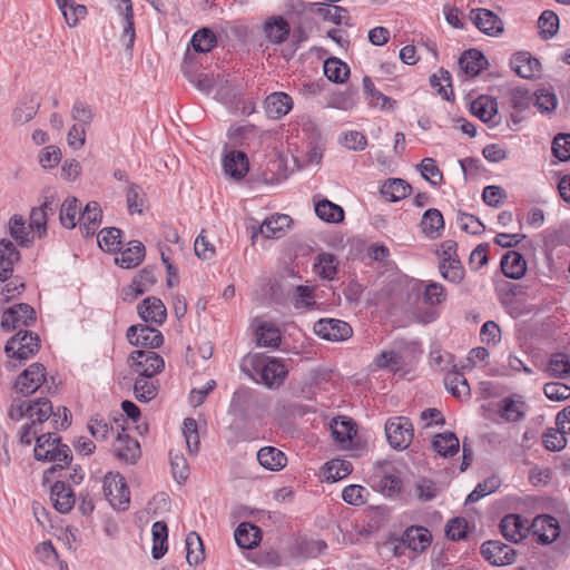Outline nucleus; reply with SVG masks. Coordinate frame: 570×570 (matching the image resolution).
I'll return each instance as SVG.
<instances>
[{"label": "nucleus", "instance_id": "obj_1", "mask_svg": "<svg viewBox=\"0 0 570 570\" xmlns=\"http://www.w3.org/2000/svg\"><path fill=\"white\" fill-rule=\"evenodd\" d=\"M35 458L38 461L53 462L51 472L66 468L72 459L69 446L62 444L60 439L53 436L49 430L37 438Z\"/></svg>", "mask_w": 570, "mask_h": 570}, {"label": "nucleus", "instance_id": "obj_2", "mask_svg": "<svg viewBox=\"0 0 570 570\" xmlns=\"http://www.w3.org/2000/svg\"><path fill=\"white\" fill-rule=\"evenodd\" d=\"M385 434L393 449L405 450L413 440L414 430L407 417L395 416L385 423Z\"/></svg>", "mask_w": 570, "mask_h": 570}, {"label": "nucleus", "instance_id": "obj_3", "mask_svg": "<svg viewBox=\"0 0 570 570\" xmlns=\"http://www.w3.org/2000/svg\"><path fill=\"white\" fill-rule=\"evenodd\" d=\"M130 366L137 377H155L165 367L163 357L154 351L138 350L130 354Z\"/></svg>", "mask_w": 570, "mask_h": 570}, {"label": "nucleus", "instance_id": "obj_4", "mask_svg": "<svg viewBox=\"0 0 570 570\" xmlns=\"http://www.w3.org/2000/svg\"><path fill=\"white\" fill-rule=\"evenodd\" d=\"M39 337L32 332H18L6 344L4 351L9 357L20 361L28 360L39 350Z\"/></svg>", "mask_w": 570, "mask_h": 570}, {"label": "nucleus", "instance_id": "obj_5", "mask_svg": "<svg viewBox=\"0 0 570 570\" xmlns=\"http://www.w3.org/2000/svg\"><path fill=\"white\" fill-rule=\"evenodd\" d=\"M104 493L115 509L125 510L129 504L130 492L125 479L119 473L109 472L105 476Z\"/></svg>", "mask_w": 570, "mask_h": 570}, {"label": "nucleus", "instance_id": "obj_6", "mask_svg": "<svg viewBox=\"0 0 570 570\" xmlns=\"http://www.w3.org/2000/svg\"><path fill=\"white\" fill-rule=\"evenodd\" d=\"M46 381V368L41 363H33L18 377L14 389L23 396L33 394Z\"/></svg>", "mask_w": 570, "mask_h": 570}, {"label": "nucleus", "instance_id": "obj_7", "mask_svg": "<svg viewBox=\"0 0 570 570\" xmlns=\"http://www.w3.org/2000/svg\"><path fill=\"white\" fill-rule=\"evenodd\" d=\"M314 332L322 338L333 342L345 341L353 334L348 323L334 320L322 318L314 324Z\"/></svg>", "mask_w": 570, "mask_h": 570}, {"label": "nucleus", "instance_id": "obj_8", "mask_svg": "<svg viewBox=\"0 0 570 570\" xmlns=\"http://www.w3.org/2000/svg\"><path fill=\"white\" fill-rule=\"evenodd\" d=\"M473 24L490 37H498L504 30L502 19L493 11L484 8L472 9L469 14Z\"/></svg>", "mask_w": 570, "mask_h": 570}, {"label": "nucleus", "instance_id": "obj_9", "mask_svg": "<svg viewBox=\"0 0 570 570\" xmlns=\"http://www.w3.org/2000/svg\"><path fill=\"white\" fill-rule=\"evenodd\" d=\"M481 554L493 566L502 567L511 564L515 560V550L499 541L490 540L481 546Z\"/></svg>", "mask_w": 570, "mask_h": 570}, {"label": "nucleus", "instance_id": "obj_10", "mask_svg": "<svg viewBox=\"0 0 570 570\" xmlns=\"http://www.w3.org/2000/svg\"><path fill=\"white\" fill-rule=\"evenodd\" d=\"M36 320L35 309L24 303L16 304L8 308L1 320L4 331H13L20 326H29Z\"/></svg>", "mask_w": 570, "mask_h": 570}, {"label": "nucleus", "instance_id": "obj_11", "mask_svg": "<svg viewBox=\"0 0 570 570\" xmlns=\"http://www.w3.org/2000/svg\"><path fill=\"white\" fill-rule=\"evenodd\" d=\"M127 337L132 345L149 348H157L164 342L160 331L146 324L130 326L127 331Z\"/></svg>", "mask_w": 570, "mask_h": 570}, {"label": "nucleus", "instance_id": "obj_12", "mask_svg": "<svg viewBox=\"0 0 570 570\" xmlns=\"http://www.w3.org/2000/svg\"><path fill=\"white\" fill-rule=\"evenodd\" d=\"M532 532L542 544L552 543L560 534V525L551 515H539L532 522Z\"/></svg>", "mask_w": 570, "mask_h": 570}, {"label": "nucleus", "instance_id": "obj_13", "mask_svg": "<svg viewBox=\"0 0 570 570\" xmlns=\"http://www.w3.org/2000/svg\"><path fill=\"white\" fill-rule=\"evenodd\" d=\"M156 281V274L153 268L146 267L141 269L132 282L122 288V298L128 302L135 301L138 296L147 292Z\"/></svg>", "mask_w": 570, "mask_h": 570}, {"label": "nucleus", "instance_id": "obj_14", "mask_svg": "<svg viewBox=\"0 0 570 570\" xmlns=\"http://www.w3.org/2000/svg\"><path fill=\"white\" fill-rule=\"evenodd\" d=\"M40 104L33 95H26L17 101L11 112V121L14 127L23 126L31 121L38 114Z\"/></svg>", "mask_w": 570, "mask_h": 570}, {"label": "nucleus", "instance_id": "obj_15", "mask_svg": "<svg viewBox=\"0 0 570 570\" xmlns=\"http://www.w3.org/2000/svg\"><path fill=\"white\" fill-rule=\"evenodd\" d=\"M223 168L227 176L235 180H240L249 170L248 158L240 150L226 151L223 157Z\"/></svg>", "mask_w": 570, "mask_h": 570}, {"label": "nucleus", "instance_id": "obj_16", "mask_svg": "<svg viewBox=\"0 0 570 570\" xmlns=\"http://www.w3.org/2000/svg\"><path fill=\"white\" fill-rule=\"evenodd\" d=\"M500 531L508 541L518 543L529 531L528 521L519 514H508L500 522Z\"/></svg>", "mask_w": 570, "mask_h": 570}, {"label": "nucleus", "instance_id": "obj_17", "mask_svg": "<svg viewBox=\"0 0 570 570\" xmlns=\"http://www.w3.org/2000/svg\"><path fill=\"white\" fill-rule=\"evenodd\" d=\"M264 107L269 118L281 119L292 110L293 99L286 92L276 91L266 97Z\"/></svg>", "mask_w": 570, "mask_h": 570}, {"label": "nucleus", "instance_id": "obj_18", "mask_svg": "<svg viewBox=\"0 0 570 570\" xmlns=\"http://www.w3.org/2000/svg\"><path fill=\"white\" fill-rule=\"evenodd\" d=\"M139 316L145 322L163 324L167 317V309L160 298L150 296L145 298L137 307Z\"/></svg>", "mask_w": 570, "mask_h": 570}, {"label": "nucleus", "instance_id": "obj_19", "mask_svg": "<svg viewBox=\"0 0 570 570\" xmlns=\"http://www.w3.org/2000/svg\"><path fill=\"white\" fill-rule=\"evenodd\" d=\"M431 542L432 535L424 527L412 525L402 535V543L414 552L425 551Z\"/></svg>", "mask_w": 570, "mask_h": 570}, {"label": "nucleus", "instance_id": "obj_20", "mask_svg": "<svg viewBox=\"0 0 570 570\" xmlns=\"http://www.w3.org/2000/svg\"><path fill=\"white\" fill-rule=\"evenodd\" d=\"M102 210L97 202H89L79 216V228L85 237L92 236L100 226Z\"/></svg>", "mask_w": 570, "mask_h": 570}, {"label": "nucleus", "instance_id": "obj_21", "mask_svg": "<svg viewBox=\"0 0 570 570\" xmlns=\"http://www.w3.org/2000/svg\"><path fill=\"white\" fill-rule=\"evenodd\" d=\"M512 70L521 78L530 79L540 71V61L528 52H518L510 60Z\"/></svg>", "mask_w": 570, "mask_h": 570}, {"label": "nucleus", "instance_id": "obj_22", "mask_svg": "<svg viewBox=\"0 0 570 570\" xmlns=\"http://www.w3.org/2000/svg\"><path fill=\"white\" fill-rule=\"evenodd\" d=\"M114 453L118 460L135 463L140 456L139 443L127 434L118 433L114 444Z\"/></svg>", "mask_w": 570, "mask_h": 570}, {"label": "nucleus", "instance_id": "obj_23", "mask_svg": "<svg viewBox=\"0 0 570 570\" xmlns=\"http://www.w3.org/2000/svg\"><path fill=\"white\" fill-rule=\"evenodd\" d=\"M527 405L523 400L518 396H508L500 401L499 413L507 422H519L525 416Z\"/></svg>", "mask_w": 570, "mask_h": 570}, {"label": "nucleus", "instance_id": "obj_24", "mask_svg": "<svg viewBox=\"0 0 570 570\" xmlns=\"http://www.w3.org/2000/svg\"><path fill=\"white\" fill-rule=\"evenodd\" d=\"M55 214V207L51 202L46 200L41 206L31 210L29 216V228L35 235L43 237L47 234V220Z\"/></svg>", "mask_w": 570, "mask_h": 570}, {"label": "nucleus", "instance_id": "obj_25", "mask_svg": "<svg viewBox=\"0 0 570 570\" xmlns=\"http://www.w3.org/2000/svg\"><path fill=\"white\" fill-rule=\"evenodd\" d=\"M50 497L55 509L60 513H68L75 505V494L63 482H55Z\"/></svg>", "mask_w": 570, "mask_h": 570}, {"label": "nucleus", "instance_id": "obj_26", "mask_svg": "<svg viewBox=\"0 0 570 570\" xmlns=\"http://www.w3.org/2000/svg\"><path fill=\"white\" fill-rule=\"evenodd\" d=\"M235 541L242 549H254L262 539V531L249 522H242L235 530Z\"/></svg>", "mask_w": 570, "mask_h": 570}, {"label": "nucleus", "instance_id": "obj_27", "mask_svg": "<svg viewBox=\"0 0 570 570\" xmlns=\"http://www.w3.org/2000/svg\"><path fill=\"white\" fill-rule=\"evenodd\" d=\"M420 225L426 237L436 239L442 236L444 230L443 215L439 209L430 208L424 212Z\"/></svg>", "mask_w": 570, "mask_h": 570}, {"label": "nucleus", "instance_id": "obj_28", "mask_svg": "<svg viewBox=\"0 0 570 570\" xmlns=\"http://www.w3.org/2000/svg\"><path fill=\"white\" fill-rule=\"evenodd\" d=\"M487 65V58L476 49L465 51L459 59L460 69L469 77L478 76Z\"/></svg>", "mask_w": 570, "mask_h": 570}, {"label": "nucleus", "instance_id": "obj_29", "mask_svg": "<svg viewBox=\"0 0 570 570\" xmlns=\"http://www.w3.org/2000/svg\"><path fill=\"white\" fill-rule=\"evenodd\" d=\"M116 3L117 10L124 14V31L121 38L128 49L132 48L136 32L134 24V11L130 0H112Z\"/></svg>", "mask_w": 570, "mask_h": 570}, {"label": "nucleus", "instance_id": "obj_30", "mask_svg": "<svg viewBox=\"0 0 570 570\" xmlns=\"http://www.w3.org/2000/svg\"><path fill=\"white\" fill-rule=\"evenodd\" d=\"M501 269L507 277L520 279L527 272V263L520 253L510 250L501 259Z\"/></svg>", "mask_w": 570, "mask_h": 570}, {"label": "nucleus", "instance_id": "obj_31", "mask_svg": "<svg viewBox=\"0 0 570 570\" xmlns=\"http://www.w3.org/2000/svg\"><path fill=\"white\" fill-rule=\"evenodd\" d=\"M18 259L19 252L16 249L12 242L0 239V281H6L10 277L13 265Z\"/></svg>", "mask_w": 570, "mask_h": 570}, {"label": "nucleus", "instance_id": "obj_32", "mask_svg": "<svg viewBox=\"0 0 570 570\" xmlns=\"http://www.w3.org/2000/svg\"><path fill=\"white\" fill-rule=\"evenodd\" d=\"M257 460L264 469L269 471H279L287 463L285 453L274 446L262 448L257 452Z\"/></svg>", "mask_w": 570, "mask_h": 570}, {"label": "nucleus", "instance_id": "obj_33", "mask_svg": "<svg viewBox=\"0 0 570 570\" xmlns=\"http://www.w3.org/2000/svg\"><path fill=\"white\" fill-rule=\"evenodd\" d=\"M144 257V244L138 240H131L129 246L115 258V262L122 268H134L142 262Z\"/></svg>", "mask_w": 570, "mask_h": 570}, {"label": "nucleus", "instance_id": "obj_34", "mask_svg": "<svg viewBox=\"0 0 570 570\" xmlns=\"http://www.w3.org/2000/svg\"><path fill=\"white\" fill-rule=\"evenodd\" d=\"M411 185L401 178H390L381 187V195L389 202L395 203L404 199L411 193Z\"/></svg>", "mask_w": 570, "mask_h": 570}, {"label": "nucleus", "instance_id": "obj_35", "mask_svg": "<svg viewBox=\"0 0 570 570\" xmlns=\"http://www.w3.org/2000/svg\"><path fill=\"white\" fill-rule=\"evenodd\" d=\"M56 4L70 28H75L88 13L86 6L79 4L73 0H56Z\"/></svg>", "mask_w": 570, "mask_h": 570}, {"label": "nucleus", "instance_id": "obj_36", "mask_svg": "<svg viewBox=\"0 0 570 570\" xmlns=\"http://www.w3.org/2000/svg\"><path fill=\"white\" fill-rule=\"evenodd\" d=\"M9 232L11 237L22 247H29L33 243V232L26 225L21 215H13L9 219Z\"/></svg>", "mask_w": 570, "mask_h": 570}, {"label": "nucleus", "instance_id": "obj_37", "mask_svg": "<svg viewBox=\"0 0 570 570\" xmlns=\"http://www.w3.org/2000/svg\"><path fill=\"white\" fill-rule=\"evenodd\" d=\"M470 110L472 115L483 122H490L498 112L497 100L490 96H480L471 102Z\"/></svg>", "mask_w": 570, "mask_h": 570}, {"label": "nucleus", "instance_id": "obj_38", "mask_svg": "<svg viewBox=\"0 0 570 570\" xmlns=\"http://www.w3.org/2000/svg\"><path fill=\"white\" fill-rule=\"evenodd\" d=\"M287 371L285 365L275 358H269L261 368V376L267 386H278L283 383Z\"/></svg>", "mask_w": 570, "mask_h": 570}, {"label": "nucleus", "instance_id": "obj_39", "mask_svg": "<svg viewBox=\"0 0 570 570\" xmlns=\"http://www.w3.org/2000/svg\"><path fill=\"white\" fill-rule=\"evenodd\" d=\"M256 338L261 346L276 347L281 342V332L269 322L256 320Z\"/></svg>", "mask_w": 570, "mask_h": 570}, {"label": "nucleus", "instance_id": "obj_40", "mask_svg": "<svg viewBox=\"0 0 570 570\" xmlns=\"http://www.w3.org/2000/svg\"><path fill=\"white\" fill-rule=\"evenodd\" d=\"M80 203L73 197L69 196L65 199L60 207L59 219L65 228L72 229L79 223Z\"/></svg>", "mask_w": 570, "mask_h": 570}, {"label": "nucleus", "instance_id": "obj_41", "mask_svg": "<svg viewBox=\"0 0 570 570\" xmlns=\"http://www.w3.org/2000/svg\"><path fill=\"white\" fill-rule=\"evenodd\" d=\"M264 30L269 41L273 43H282L288 37L289 24L283 17L276 16L265 22Z\"/></svg>", "mask_w": 570, "mask_h": 570}, {"label": "nucleus", "instance_id": "obj_42", "mask_svg": "<svg viewBox=\"0 0 570 570\" xmlns=\"http://www.w3.org/2000/svg\"><path fill=\"white\" fill-rule=\"evenodd\" d=\"M446 390L456 399L465 400L470 396V386L464 375L458 371H450L444 376Z\"/></svg>", "mask_w": 570, "mask_h": 570}, {"label": "nucleus", "instance_id": "obj_43", "mask_svg": "<svg viewBox=\"0 0 570 570\" xmlns=\"http://www.w3.org/2000/svg\"><path fill=\"white\" fill-rule=\"evenodd\" d=\"M292 219L288 215L277 214L266 218L261 225L259 232L266 238H277L289 227Z\"/></svg>", "mask_w": 570, "mask_h": 570}, {"label": "nucleus", "instance_id": "obj_44", "mask_svg": "<svg viewBox=\"0 0 570 570\" xmlns=\"http://www.w3.org/2000/svg\"><path fill=\"white\" fill-rule=\"evenodd\" d=\"M53 414V407L49 400L38 399L32 401L29 420L35 426L43 429L46 422H50V417Z\"/></svg>", "mask_w": 570, "mask_h": 570}, {"label": "nucleus", "instance_id": "obj_45", "mask_svg": "<svg viewBox=\"0 0 570 570\" xmlns=\"http://www.w3.org/2000/svg\"><path fill=\"white\" fill-rule=\"evenodd\" d=\"M433 449L442 456H453L459 452L460 441L452 432L435 435L432 442Z\"/></svg>", "mask_w": 570, "mask_h": 570}, {"label": "nucleus", "instance_id": "obj_46", "mask_svg": "<svg viewBox=\"0 0 570 570\" xmlns=\"http://www.w3.org/2000/svg\"><path fill=\"white\" fill-rule=\"evenodd\" d=\"M331 432L335 441L338 443H345L352 440L356 430L351 419L346 416H338L332 420Z\"/></svg>", "mask_w": 570, "mask_h": 570}, {"label": "nucleus", "instance_id": "obj_47", "mask_svg": "<svg viewBox=\"0 0 570 570\" xmlns=\"http://www.w3.org/2000/svg\"><path fill=\"white\" fill-rule=\"evenodd\" d=\"M158 380L155 377H136L134 394L139 402H149L157 396Z\"/></svg>", "mask_w": 570, "mask_h": 570}, {"label": "nucleus", "instance_id": "obj_48", "mask_svg": "<svg viewBox=\"0 0 570 570\" xmlns=\"http://www.w3.org/2000/svg\"><path fill=\"white\" fill-rule=\"evenodd\" d=\"M315 214L317 217L327 223H341L344 219V210L327 199H323L315 204Z\"/></svg>", "mask_w": 570, "mask_h": 570}, {"label": "nucleus", "instance_id": "obj_49", "mask_svg": "<svg viewBox=\"0 0 570 570\" xmlns=\"http://www.w3.org/2000/svg\"><path fill=\"white\" fill-rule=\"evenodd\" d=\"M146 196L142 188L136 183H129L126 189V203L130 214L142 215Z\"/></svg>", "mask_w": 570, "mask_h": 570}, {"label": "nucleus", "instance_id": "obj_50", "mask_svg": "<svg viewBox=\"0 0 570 570\" xmlns=\"http://www.w3.org/2000/svg\"><path fill=\"white\" fill-rule=\"evenodd\" d=\"M153 557L160 559L167 551L168 529L165 522L157 521L153 524Z\"/></svg>", "mask_w": 570, "mask_h": 570}, {"label": "nucleus", "instance_id": "obj_51", "mask_svg": "<svg viewBox=\"0 0 570 570\" xmlns=\"http://www.w3.org/2000/svg\"><path fill=\"white\" fill-rule=\"evenodd\" d=\"M186 560L189 566H197L204 558V547L200 537L196 532H189L186 537Z\"/></svg>", "mask_w": 570, "mask_h": 570}, {"label": "nucleus", "instance_id": "obj_52", "mask_svg": "<svg viewBox=\"0 0 570 570\" xmlns=\"http://www.w3.org/2000/svg\"><path fill=\"white\" fill-rule=\"evenodd\" d=\"M190 43L196 52L206 53L216 46L217 38L209 28L205 27L194 33Z\"/></svg>", "mask_w": 570, "mask_h": 570}, {"label": "nucleus", "instance_id": "obj_53", "mask_svg": "<svg viewBox=\"0 0 570 570\" xmlns=\"http://www.w3.org/2000/svg\"><path fill=\"white\" fill-rule=\"evenodd\" d=\"M352 472L350 461L335 459L325 464L323 475L327 481H338L346 478Z\"/></svg>", "mask_w": 570, "mask_h": 570}, {"label": "nucleus", "instance_id": "obj_54", "mask_svg": "<svg viewBox=\"0 0 570 570\" xmlns=\"http://www.w3.org/2000/svg\"><path fill=\"white\" fill-rule=\"evenodd\" d=\"M324 73L330 81L342 83L347 79L350 68L340 59L330 58L324 62Z\"/></svg>", "mask_w": 570, "mask_h": 570}, {"label": "nucleus", "instance_id": "obj_55", "mask_svg": "<svg viewBox=\"0 0 570 570\" xmlns=\"http://www.w3.org/2000/svg\"><path fill=\"white\" fill-rule=\"evenodd\" d=\"M547 372L550 376L564 379L570 375V357L563 353L553 354L548 363Z\"/></svg>", "mask_w": 570, "mask_h": 570}, {"label": "nucleus", "instance_id": "obj_56", "mask_svg": "<svg viewBox=\"0 0 570 570\" xmlns=\"http://www.w3.org/2000/svg\"><path fill=\"white\" fill-rule=\"evenodd\" d=\"M439 269L442 277L453 284H460L464 278V268L459 258L440 262Z\"/></svg>", "mask_w": 570, "mask_h": 570}, {"label": "nucleus", "instance_id": "obj_57", "mask_svg": "<svg viewBox=\"0 0 570 570\" xmlns=\"http://www.w3.org/2000/svg\"><path fill=\"white\" fill-rule=\"evenodd\" d=\"M364 91L368 96L370 104L382 109H393L395 101L375 89L370 77L363 78Z\"/></svg>", "mask_w": 570, "mask_h": 570}, {"label": "nucleus", "instance_id": "obj_58", "mask_svg": "<svg viewBox=\"0 0 570 570\" xmlns=\"http://www.w3.org/2000/svg\"><path fill=\"white\" fill-rule=\"evenodd\" d=\"M316 11L317 14L326 21H331L335 24L347 23L348 13L343 7L321 3Z\"/></svg>", "mask_w": 570, "mask_h": 570}, {"label": "nucleus", "instance_id": "obj_59", "mask_svg": "<svg viewBox=\"0 0 570 570\" xmlns=\"http://www.w3.org/2000/svg\"><path fill=\"white\" fill-rule=\"evenodd\" d=\"M316 274L325 279H333L337 272V261L330 253H322L314 265Z\"/></svg>", "mask_w": 570, "mask_h": 570}, {"label": "nucleus", "instance_id": "obj_60", "mask_svg": "<svg viewBox=\"0 0 570 570\" xmlns=\"http://www.w3.org/2000/svg\"><path fill=\"white\" fill-rule=\"evenodd\" d=\"M121 230L116 227L104 228L98 234V245L106 252H115L121 243Z\"/></svg>", "mask_w": 570, "mask_h": 570}, {"label": "nucleus", "instance_id": "obj_61", "mask_svg": "<svg viewBox=\"0 0 570 570\" xmlns=\"http://www.w3.org/2000/svg\"><path fill=\"white\" fill-rule=\"evenodd\" d=\"M183 434L188 452L195 455L199 450L198 425L195 419L187 417L184 420Z\"/></svg>", "mask_w": 570, "mask_h": 570}, {"label": "nucleus", "instance_id": "obj_62", "mask_svg": "<svg viewBox=\"0 0 570 570\" xmlns=\"http://www.w3.org/2000/svg\"><path fill=\"white\" fill-rule=\"evenodd\" d=\"M507 96L509 105L515 110L522 111L530 106L531 96L524 87H511Z\"/></svg>", "mask_w": 570, "mask_h": 570}, {"label": "nucleus", "instance_id": "obj_63", "mask_svg": "<svg viewBox=\"0 0 570 570\" xmlns=\"http://www.w3.org/2000/svg\"><path fill=\"white\" fill-rule=\"evenodd\" d=\"M538 26H539L541 36L544 39H550L558 31L559 18L553 11L546 10L539 17Z\"/></svg>", "mask_w": 570, "mask_h": 570}, {"label": "nucleus", "instance_id": "obj_64", "mask_svg": "<svg viewBox=\"0 0 570 570\" xmlns=\"http://www.w3.org/2000/svg\"><path fill=\"white\" fill-rule=\"evenodd\" d=\"M70 115L76 125H83V127H89L95 118L92 107L79 100L75 101Z\"/></svg>", "mask_w": 570, "mask_h": 570}]
</instances>
